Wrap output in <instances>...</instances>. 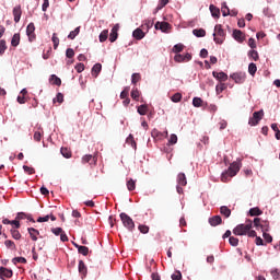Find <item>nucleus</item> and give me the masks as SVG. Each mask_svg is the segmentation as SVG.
<instances>
[{
	"instance_id": "nucleus-1",
	"label": "nucleus",
	"mask_w": 280,
	"mask_h": 280,
	"mask_svg": "<svg viewBox=\"0 0 280 280\" xmlns=\"http://www.w3.org/2000/svg\"><path fill=\"white\" fill-rule=\"evenodd\" d=\"M240 170H242V161L237 160V161L233 162L229 166V168L221 174L222 183H226V180H229V178H233V176H237V172H240Z\"/></svg>"
},
{
	"instance_id": "nucleus-2",
	"label": "nucleus",
	"mask_w": 280,
	"mask_h": 280,
	"mask_svg": "<svg viewBox=\"0 0 280 280\" xmlns=\"http://www.w3.org/2000/svg\"><path fill=\"white\" fill-rule=\"evenodd\" d=\"M119 218L125 229H127V231H130V233H132V231H135V221L132 220V218H130V215H128L126 212H121L119 214Z\"/></svg>"
},
{
	"instance_id": "nucleus-3",
	"label": "nucleus",
	"mask_w": 280,
	"mask_h": 280,
	"mask_svg": "<svg viewBox=\"0 0 280 280\" xmlns=\"http://www.w3.org/2000/svg\"><path fill=\"white\" fill-rule=\"evenodd\" d=\"M250 229H253V222H249L246 224L242 223V224L236 225L233 229V233H234V235H238V236L247 235V233L250 231Z\"/></svg>"
},
{
	"instance_id": "nucleus-4",
	"label": "nucleus",
	"mask_w": 280,
	"mask_h": 280,
	"mask_svg": "<svg viewBox=\"0 0 280 280\" xmlns=\"http://www.w3.org/2000/svg\"><path fill=\"white\" fill-rule=\"evenodd\" d=\"M230 78L234 80L235 84H244L246 82V72H234Z\"/></svg>"
},
{
	"instance_id": "nucleus-5",
	"label": "nucleus",
	"mask_w": 280,
	"mask_h": 280,
	"mask_svg": "<svg viewBox=\"0 0 280 280\" xmlns=\"http://www.w3.org/2000/svg\"><path fill=\"white\" fill-rule=\"evenodd\" d=\"M154 27L155 30H161L164 34H167L172 30V25L168 22H156Z\"/></svg>"
},
{
	"instance_id": "nucleus-6",
	"label": "nucleus",
	"mask_w": 280,
	"mask_h": 280,
	"mask_svg": "<svg viewBox=\"0 0 280 280\" xmlns=\"http://www.w3.org/2000/svg\"><path fill=\"white\" fill-rule=\"evenodd\" d=\"M34 32H36V26H34V23L31 22L26 27V36L28 37L30 43L36 38V35H34Z\"/></svg>"
},
{
	"instance_id": "nucleus-7",
	"label": "nucleus",
	"mask_w": 280,
	"mask_h": 280,
	"mask_svg": "<svg viewBox=\"0 0 280 280\" xmlns=\"http://www.w3.org/2000/svg\"><path fill=\"white\" fill-rule=\"evenodd\" d=\"M13 275L14 272L12 271V269L0 267V279H3L4 277H7V279H12Z\"/></svg>"
},
{
	"instance_id": "nucleus-8",
	"label": "nucleus",
	"mask_w": 280,
	"mask_h": 280,
	"mask_svg": "<svg viewBox=\"0 0 280 280\" xmlns=\"http://www.w3.org/2000/svg\"><path fill=\"white\" fill-rule=\"evenodd\" d=\"M141 27L148 34L150 32V30H152V27H154V20H152V19L144 20Z\"/></svg>"
},
{
	"instance_id": "nucleus-9",
	"label": "nucleus",
	"mask_w": 280,
	"mask_h": 280,
	"mask_svg": "<svg viewBox=\"0 0 280 280\" xmlns=\"http://www.w3.org/2000/svg\"><path fill=\"white\" fill-rule=\"evenodd\" d=\"M213 78H215V80H219V82H226V80H229V74H226V72H212Z\"/></svg>"
},
{
	"instance_id": "nucleus-10",
	"label": "nucleus",
	"mask_w": 280,
	"mask_h": 280,
	"mask_svg": "<svg viewBox=\"0 0 280 280\" xmlns=\"http://www.w3.org/2000/svg\"><path fill=\"white\" fill-rule=\"evenodd\" d=\"M145 32L143 31V28H136L133 32H132V36L133 38H136V40H143V38H145Z\"/></svg>"
},
{
	"instance_id": "nucleus-11",
	"label": "nucleus",
	"mask_w": 280,
	"mask_h": 280,
	"mask_svg": "<svg viewBox=\"0 0 280 280\" xmlns=\"http://www.w3.org/2000/svg\"><path fill=\"white\" fill-rule=\"evenodd\" d=\"M232 36L237 43H244V33L241 30H233Z\"/></svg>"
},
{
	"instance_id": "nucleus-12",
	"label": "nucleus",
	"mask_w": 280,
	"mask_h": 280,
	"mask_svg": "<svg viewBox=\"0 0 280 280\" xmlns=\"http://www.w3.org/2000/svg\"><path fill=\"white\" fill-rule=\"evenodd\" d=\"M82 163H90V165H95L97 163V156L86 154L82 158Z\"/></svg>"
},
{
	"instance_id": "nucleus-13",
	"label": "nucleus",
	"mask_w": 280,
	"mask_h": 280,
	"mask_svg": "<svg viewBox=\"0 0 280 280\" xmlns=\"http://www.w3.org/2000/svg\"><path fill=\"white\" fill-rule=\"evenodd\" d=\"M208 222H209L210 226H219V224H222V217L214 215L212 218H209Z\"/></svg>"
},
{
	"instance_id": "nucleus-14",
	"label": "nucleus",
	"mask_w": 280,
	"mask_h": 280,
	"mask_svg": "<svg viewBox=\"0 0 280 280\" xmlns=\"http://www.w3.org/2000/svg\"><path fill=\"white\" fill-rule=\"evenodd\" d=\"M23 14V11L21 10V5H16L13 8V16L15 23H19L21 21V15Z\"/></svg>"
},
{
	"instance_id": "nucleus-15",
	"label": "nucleus",
	"mask_w": 280,
	"mask_h": 280,
	"mask_svg": "<svg viewBox=\"0 0 280 280\" xmlns=\"http://www.w3.org/2000/svg\"><path fill=\"white\" fill-rule=\"evenodd\" d=\"M27 232H28L31 238L33 240V242H37L38 241L37 235H40V232L38 230H36L34 228H28Z\"/></svg>"
},
{
	"instance_id": "nucleus-16",
	"label": "nucleus",
	"mask_w": 280,
	"mask_h": 280,
	"mask_svg": "<svg viewBox=\"0 0 280 280\" xmlns=\"http://www.w3.org/2000/svg\"><path fill=\"white\" fill-rule=\"evenodd\" d=\"M192 34L197 38H205L207 36V31H205V28H195Z\"/></svg>"
},
{
	"instance_id": "nucleus-17",
	"label": "nucleus",
	"mask_w": 280,
	"mask_h": 280,
	"mask_svg": "<svg viewBox=\"0 0 280 280\" xmlns=\"http://www.w3.org/2000/svg\"><path fill=\"white\" fill-rule=\"evenodd\" d=\"M177 185H180L182 187L187 185V176H185V173H179L177 175Z\"/></svg>"
},
{
	"instance_id": "nucleus-18",
	"label": "nucleus",
	"mask_w": 280,
	"mask_h": 280,
	"mask_svg": "<svg viewBox=\"0 0 280 280\" xmlns=\"http://www.w3.org/2000/svg\"><path fill=\"white\" fill-rule=\"evenodd\" d=\"M209 10L213 19H220V9L213 4H210Z\"/></svg>"
},
{
	"instance_id": "nucleus-19",
	"label": "nucleus",
	"mask_w": 280,
	"mask_h": 280,
	"mask_svg": "<svg viewBox=\"0 0 280 280\" xmlns=\"http://www.w3.org/2000/svg\"><path fill=\"white\" fill-rule=\"evenodd\" d=\"M11 45L12 47H19L21 45V34L15 33L11 39Z\"/></svg>"
},
{
	"instance_id": "nucleus-20",
	"label": "nucleus",
	"mask_w": 280,
	"mask_h": 280,
	"mask_svg": "<svg viewBox=\"0 0 280 280\" xmlns=\"http://www.w3.org/2000/svg\"><path fill=\"white\" fill-rule=\"evenodd\" d=\"M214 34H218L221 38H224V36H226L224 28H222V24H217L214 26Z\"/></svg>"
},
{
	"instance_id": "nucleus-21",
	"label": "nucleus",
	"mask_w": 280,
	"mask_h": 280,
	"mask_svg": "<svg viewBox=\"0 0 280 280\" xmlns=\"http://www.w3.org/2000/svg\"><path fill=\"white\" fill-rule=\"evenodd\" d=\"M148 110H150V108L145 104L139 105L137 107V113L140 114L141 116L148 115Z\"/></svg>"
},
{
	"instance_id": "nucleus-22",
	"label": "nucleus",
	"mask_w": 280,
	"mask_h": 280,
	"mask_svg": "<svg viewBox=\"0 0 280 280\" xmlns=\"http://www.w3.org/2000/svg\"><path fill=\"white\" fill-rule=\"evenodd\" d=\"M220 213L221 215H224V218H231V209L226 206H221Z\"/></svg>"
},
{
	"instance_id": "nucleus-23",
	"label": "nucleus",
	"mask_w": 280,
	"mask_h": 280,
	"mask_svg": "<svg viewBox=\"0 0 280 280\" xmlns=\"http://www.w3.org/2000/svg\"><path fill=\"white\" fill-rule=\"evenodd\" d=\"M101 71H102V63H95L92 67V73H93V75H95V78H97V75H100Z\"/></svg>"
},
{
	"instance_id": "nucleus-24",
	"label": "nucleus",
	"mask_w": 280,
	"mask_h": 280,
	"mask_svg": "<svg viewBox=\"0 0 280 280\" xmlns=\"http://www.w3.org/2000/svg\"><path fill=\"white\" fill-rule=\"evenodd\" d=\"M248 58H253L255 62L259 60V52L255 49H252L247 52Z\"/></svg>"
},
{
	"instance_id": "nucleus-25",
	"label": "nucleus",
	"mask_w": 280,
	"mask_h": 280,
	"mask_svg": "<svg viewBox=\"0 0 280 280\" xmlns=\"http://www.w3.org/2000/svg\"><path fill=\"white\" fill-rule=\"evenodd\" d=\"M253 117L259 124V121H261V119H264V109L254 112Z\"/></svg>"
},
{
	"instance_id": "nucleus-26",
	"label": "nucleus",
	"mask_w": 280,
	"mask_h": 280,
	"mask_svg": "<svg viewBox=\"0 0 280 280\" xmlns=\"http://www.w3.org/2000/svg\"><path fill=\"white\" fill-rule=\"evenodd\" d=\"M107 39H108V30H104L101 32L98 36V40L100 43H106Z\"/></svg>"
},
{
	"instance_id": "nucleus-27",
	"label": "nucleus",
	"mask_w": 280,
	"mask_h": 280,
	"mask_svg": "<svg viewBox=\"0 0 280 280\" xmlns=\"http://www.w3.org/2000/svg\"><path fill=\"white\" fill-rule=\"evenodd\" d=\"M184 49H185V45H183V44H176V45L173 46L172 51H173V54L178 55V54H180V51H183Z\"/></svg>"
},
{
	"instance_id": "nucleus-28",
	"label": "nucleus",
	"mask_w": 280,
	"mask_h": 280,
	"mask_svg": "<svg viewBox=\"0 0 280 280\" xmlns=\"http://www.w3.org/2000/svg\"><path fill=\"white\" fill-rule=\"evenodd\" d=\"M261 213H264V212L259 208H257V207L249 209V215L252 218H255L257 215H261Z\"/></svg>"
},
{
	"instance_id": "nucleus-29",
	"label": "nucleus",
	"mask_w": 280,
	"mask_h": 280,
	"mask_svg": "<svg viewBox=\"0 0 280 280\" xmlns=\"http://www.w3.org/2000/svg\"><path fill=\"white\" fill-rule=\"evenodd\" d=\"M248 73L249 75H255L257 73V65L255 62L248 65Z\"/></svg>"
},
{
	"instance_id": "nucleus-30",
	"label": "nucleus",
	"mask_w": 280,
	"mask_h": 280,
	"mask_svg": "<svg viewBox=\"0 0 280 280\" xmlns=\"http://www.w3.org/2000/svg\"><path fill=\"white\" fill-rule=\"evenodd\" d=\"M60 152L63 159H71V151L69 149L61 147Z\"/></svg>"
},
{
	"instance_id": "nucleus-31",
	"label": "nucleus",
	"mask_w": 280,
	"mask_h": 280,
	"mask_svg": "<svg viewBox=\"0 0 280 280\" xmlns=\"http://www.w3.org/2000/svg\"><path fill=\"white\" fill-rule=\"evenodd\" d=\"M62 102H65V95L62 93H57L56 97L52 98V103L56 104H62Z\"/></svg>"
},
{
	"instance_id": "nucleus-32",
	"label": "nucleus",
	"mask_w": 280,
	"mask_h": 280,
	"mask_svg": "<svg viewBox=\"0 0 280 280\" xmlns=\"http://www.w3.org/2000/svg\"><path fill=\"white\" fill-rule=\"evenodd\" d=\"M176 143H178V136H176V133H172L168 139L167 145H176Z\"/></svg>"
},
{
	"instance_id": "nucleus-33",
	"label": "nucleus",
	"mask_w": 280,
	"mask_h": 280,
	"mask_svg": "<svg viewBox=\"0 0 280 280\" xmlns=\"http://www.w3.org/2000/svg\"><path fill=\"white\" fill-rule=\"evenodd\" d=\"M271 130L276 132V139L280 141V130H279V125H277V122L271 124Z\"/></svg>"
},
{
	"instance_id": "nucleus-34",
	"label": "nucleus",
	"mask_w": 280,
	"mask_h": 280,
	"mask_svg": "<svg viewBox=\"0 0 280 280\" xmlns=\"http://www.w3.org/2000/svg\"><path fill=\"white\" fill-rule=\"evenodd\" d=\"M50 80L55 86H60V84H62V80H60V78H58L56 74H51Z\"/></svg>"
},
{
	"instance_id": "nucleus-35",
	"label": "nucleus",
	"mask_w": 280,
	"mask_h": 280,
	"mask_svg": "<svg viewBox=\"0 0 280 280\" xmlns=\"http://www.w3.org/2000/svg\"><path fill=\"white\" fill-rule=\"evenodd\" d=\"M127 189L129 191H135V189H137V182H135L133 179H129L127 182Z\"/></svg>"
},
{
	"instance_id": "nucleus-36",
	"label": "nucleus",
	"mask_w": 280,
	"mask_h": 280,
	"mask_svg": "<svg viewBox=\"0 0 280 280\" xmlns=\"http://www.w3.org/2000/svg\"><path fill=\"white\" fill-rule=\"evenodd\" d=\"M126 141L127 143L131 144V148H133V150H137V142L135 141V137L132 136V133L128 136Z\"/></svg>"
},
{
	"instance_id": "nucleus-37",
	"label": "nucleus",
	"mask_w": 280,
	"mask_h": 280,
	"mask_svg": "<svg viewBox=\"0 0 280 280\" xmlns=\"http://www.w3.org/2000/svg\"><path fill=\"white\" fill-rule=\"evenodd\" d=\"M231 9H229V5L226 4V2H223L222 4H221V12H222V16H229V11H230Z\"/></svg>"
},
{
	"instance_id": "nucleus-38",
	"label": "nucleus",
	"mask_w": 280,
	"mask_h": 280,
	"mask_svg": "<svg viewBox=\"0 0 280 280\" xmlns=\"http://www.w3.org/2000/svg\"><path fill=\"white\" fill-rule=\"evenodd\" d=\"M78 34H80V26L75 27L73 31H71L68 35V38L70 40H73L75 38V36H78Z\"/></svg>"
},
{
	"instance_id": "nucleus-39",
	"label": "nucleus",
	"mask_w": 280,
	"mask_h": 280,
	"mask_svg": "<svg viewBox=\"0 0 280 280\" xmlns=\"http://www.w3.org/2000/svg\"><path fill=\"white\" fill-rule=\"evenodd\" d=\"M51 40L54 49H58V45H60V38H58V35L56 33L52 34Z\"/></svg>"
},
{
	"instance_id": "nucleus-40",
	"label": "nucleus",
	"mask_w": 280,
	"mask_h": 280,
	"mask_svg": "<svg viewBox=\"0 0 280 280\" xmlns=\"http://www.w3.org/2000/svg\"><path fill=\"white\" fill-rule=\"evenodd\" d=\"M79 272L81 275H86V265H84V260H79Z\"/></svg>"
},
{
	"instance_id": "nucleus-41",
	"label": "nucleus",
	"mask_w": 280,
	"mask_h": 280,
	"mask_svg": "<svg viewBox=\"0 0 280 280\" xmlns=\"http://www.w3.org/2000/svg\"><path fill=\"white\" fill-rule=\"evenodd\" d=\"M192 106H195V108H200V106H202V98L194 97L192 98Z\"/></svg>"
},
{
	"instance_id": "nucleus-42",
	"label": "nucleus",
	"mask_w": 280,
	"mask_h": 280,
	"mask_svg": "<svg viewBox=\"0 0 280 280\" xmlns=\"http://www.w3.org/2000/svg\"><path fill=\"white\" fill-rule=\"evenodd\" d=\"M139 95H140L139 89L133 88L131 90V97H132V100H135L136 102H139Z\"/></svg>"
},
{
	"instance_id": "nucleus-43",
	"label": "nucleus",
	"mask_w": 280,
	"mask_h": 280,
	"mask_svg": "<svg viewBox=\"0 0 280 280\" xmlns=\"http://www.w3.org/2000/svg\"><path fill=\"white\" fill-rule=\"evenodd\" d=\"M172 102H174V104H178V102H180V100H183V94L180 93H175L172 97H171Z\"/></svg>"
},
{
	"instance_id": "nucleus-44",
	"label": "nucleus",
	"mask_w": 280,
	"mask_h": 280,
	"mask_svg": "<svg viewBox=\"0 0 280 280\" xmlns=\"http://www.w3.org/2000/svg\"><path fill=\"white\" fill-rule=\"evenodd\" d=\"M10 233H11L13 240H21V232H19V230L11 229Z\"/></svg>"
},
{
	"instance_id": "nucleus-45",
	"label": "nucleus",
	"mask_w": 280,
	"mask_h": 280,
	"mask_svg": "<svg viewBox=\"0 0 280 280\" xmlns=\"http://www.w3.org/2000/svg\"><path fill=\"white\" fill-rule=\"evenodd\" d=\"M78 253L83 255V257H86V255H89V247L81 245L78 249Z\"/></svg>"
},
{
	"instance_id": "nucleus-46",
	"label": "nucleus",
	"mask_w": 280,
	"mask_h": 280,
	"mask_svg": "<svg viewBox=\"0 0 280 280\" xmlns=\"http://www.w3.org/2000/svg\"><path fill=\"white\" fill-rule=\"evenodd\" d=\"M5 49H8V46L5 45V39L0 40V56H3L5 54Z\"/></svg>"
},
{
	"instance_id": "nucleus-47",
	"label": "nucleus",
	"mask_w": 280,
	"mask_h": 280,
	"mask_svg": "<svg viewBox=\"0 0 280 280\" xmlns=\"http://www.w3.org/2000/svg\"><path fill=\"white\" fill-rule=\"evenodd\" d=\"M138 229L140 233H142L143 235H147V233H150V226L148 225L140 224Z\"/></svg>"
},
{
	"instance_id": "nucleus-48",
	"label": "nucleus",
	"mask_w": 280,
	"mask_h": 280,
	"mask_svg": "<svg viewBox=\"0 0 280 280\" xmlns=\"http://www.w3.org/2000/svg\"><path fill=\"white\" fill-rule=\"evenodd\" d=\"M229 243L231 246H238L240 245V238L235 236H230Z\"/></svg>"
},
{
	"instance_id": "nucleus-49",
	"label": "nucleus",
	"mask_w": 280,
	"mask_h": 280,
	"mask_svg": "<svg viewBox=\"0 0 280 280\" xmlns=\"http://www.w3.org/2000/svg\"><path fill=\"white\" fill-rule=\"evenodd\" d=\"M13 264H27V259H25V257H14L12 259Z\"/></svg>"
},
{
	"instance_id": "nucleus-50",
	"label": "nucleus",
	"mask_w": 280,
	"mask_h": 280,
	"mask_svg": "<svg viewBox=\"0 0 280 280\" xmlns=\"http://www.w3.org/2000/svg\"><path fill=\"white\" fill-rule=\"evenodd\" d=\"M141 80V74L139 73H133L131 75V84H137V82H139Z\"/></svg>"
},
{
	"instance_id": "nucleus-51",
	"label": "nucleus",
	"mask_w": 280,
	"mask_h": 280,
	"mask_svg": "<svg viewBox=\"0 0 280 280\" xmlns=\"http://www.w3.org/2000/svg\"><path fill=\"white\" fill-rule=\"evenodd\" d=\"M23 170L28 175L36 174V171L34 170V167H30L27 165H23Z\"/></svg>"
},
{
	"instance_id": "nucleus-52",
	"label": "nucleus",
	"mask_w": 280,
	"mask_h": 280,
	"mask_svg": "<svg viewBox=\"0 0 280 280\" xmlns=\"http://www.w3.org/2000/svg\"><path fill=\"white\" fill-rule=\"evenodd\" d=\"M129 91H130V88H125V90H122L121 92H120V100H126V98H128V93H129Z\"/></svg>"
},
{
	"instance_id": "nucleus-53",
	"label": "nucleus",
	"mask_w": 280,
	"mask_h": 280,
	"mask_svg": "<svg viewBox=\"0 0 280 280\" xmlns=\"http://www.w3.org/2000/svg\"><path fill=\"white\" fill-rule=\"evenodd\" d=\"M171 279L172 280H180V279H183V273L179 270H177L176 273H173L171 276Z\"/></svg>"
},
{
	"instance_id": "nucleus-54",
	"label": "nucleus",
	"mask_w": 280,
	"mask_h": 280,
	"mask_svg": "<svg viewBox=\"0 0 280 280\" xmlns=\"http://www.w3.org/2000/svg\"><path fill=\"white\" fill-rule=\"evenodd\" d=\"M224 89H226V85L224 83L218 84L215 86L217 94L220 95V93H222V91H224Z\"/></svg>"
},
{
	"instance_id": "nucleus-55",
	"label": "nucleus",
	"mask_w": 280,
	"mask_h": 280,
	"mask_svg": "<svg viewBox=\"0 0 280 280\" xmlns=\"http://www.w3.org/2000/svg\"><path fill=\"white\" fill-rule=\"evenodd\" d=\"M271 277L275 280L280 279V270L279 269H272L271 270Z\"/></svg>"
},
{
	"instance_id": "nucleus-56",
	"label": "nucleus",
	"mask_w": 280,
	"mask_h": 280,
	"mask_svg": "<svg viewBox=\"0 0 280 280\" xmlns=\"http://www.w3.org/2000/svg\"><path fill=\"white\" fill-rule=\"evenodd\" d=\"M175 62H185V55L177 54L174 56Z\"/></svg>"
},
{
	"instance_id": "nucleus-57",
	"label": "nucleus",
	"mask_w": 280,
	"mask_h": 280,
	"mask_svg": "<svg viewBox=\"0 0 280 280\" xmlns=\"http://www.w3.org/2000/svg\"><path fill=\"white\" fill-rule=\"evenodd\" d=\"M4 245L7 246V248H12L13 250H14V248H16V245L14 244V241L7 240L4 242Z\"/></svg>"
},
{
	"instance_id": "nucleus-58",
	"label": "nucleus",
	"mask_w": 280,
	"mask_h": 280,
	"mask_svg": "<svg viewBox=\"0 0 280 280\" xmlns=\"http://www.w3.org/2000/svg\"><path fill=\"white\" fill-rule=\"evenodd\" d=\"M75 56V51L73 50V48H68L66 50V58H73Z\"/></svg>"
},
{
	"instance_id": "nucleus-59",
	"label": "nucleus",
	"mask_w": 280,
	"mask_h": 280,
	"mask_svg": "<svg viewBox=\"0 0 280 280\" xmlns=\"http://www.w3.org/2000/svg\"><path fill=\"white\" fill-rule=\"evenodd\" d=\"M262 237L267 242V244L272 243V235H270L269 233L264 232Z\"/></svg>"
},
{
	"instance_id": "nucleus-60",
	"label": "nucleus",
	"mask_w": 280,
	"mask_h": 280,
	"mask_svg": "<svg viewBox=\"0 0 280 280\" xmlns=\"http://www.w3.org/2000/svg\"><path fill=\"white\" fill-rule=\"evenodd\" d=\"M118 36H119L118 33H115V32L112 31L110 34H109V42L115 43V40H117Z\"/></svg>"
},
{
	"instance_id": "nucleus-61",
	"label": "nucleus",
	"mask_w": 280,
	"mask_h": 280,
	"mask_svg": "<svg viewBox=\"0 0 280 280\" xmlns=\"http://www.w3.org/2000/svg\"><path fill=\"white\" fill-rule=\"evenodd\" d=\"M74 69L77 71V73H82V71H84V63H82V62L77 63Z\"/></svg>"
},
{
	"instance_id": "nucleus-62",
	"label": "nucleus",
	"mask_w": 280,
	"mask_h": 280,
	"mask_svg": "<svg viewBox=\"0 0 280 280\" xmlns=\"http://www.w3.org/2000/svg\"><path fill=\"white\" fill-rule=\"evenodd\" d=\"M63 231H65V230H62V228H52V229H51V233H54V235H56V236L62 234Z\"/></svg>"
},
{
	"instance_id": "nucleus-63",
	"label": "nucleus",
	"mask_w": 280,
	"mask_h": 280,
	"mask_svg": "<svg viewBox=\"0 0 280 280\" xmlns=\"http://www.w3.org/2000/svg\"><path fill=\"white\" fill-rule=\"evenodd\" d=\"M27 218V214L25 212H18L15 220H25Z\"/></svg>"
},
{
	"instance_id": "nucleus-64",
	"label": "nucleus",
	"mask_w": 280,
	"mask_h": 280,
	"mask_svg": "<svg viewBox=\"0 0 280 280\" xmlns=\"http://www.w3.org/2000/svg\"><path fill=\"white\" fill-rule=\"evenodd\" d=\"M151 279L152 280H161V276L158 272L151 273Z\"/></svg>"
}]
</instances>
